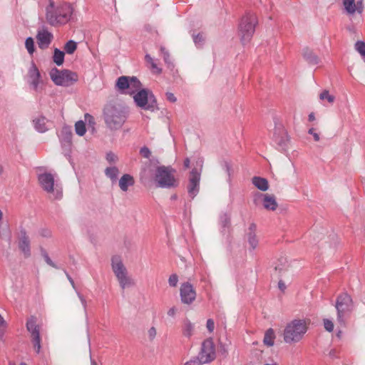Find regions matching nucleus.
<instances>
[{"mask_svg": "<svg viewBox=\"0 0 365 365\" xmlns=\"http://www.w3.org/2000/svg\"><path fill=\"white\" fill-rule=\"evenodd\" d=\"M115 88L121 94L133 96L136 106L143 110H158L156 98L152 91L142 88V84L135 76H122L117 78Z\"/></svg>", "mask_w": 365, "mask_h": 365, "instance_id": "nucleus-1", "label": "nucleus"}, {"mask_svg": "<svg viewBox=\"0 0 365 365\" xmlns=\"http://www.w3.org/2000/svg\"><path fill=\"white\" fill-rule=\"evenodd\" d=\"M103 114L107 128L111 130H116L121 128L126 122L129 110L121 103L110 101L104 106Z\"/></svg>", "mask_w": 365, "mask_h": 365, "instance_id": "nucleus-2", "label": "nucleus"}, {"mask_svg": "<svg viewBox=\"0 0 365 365\" xmlns=\"http://www.w3.org/2000/svg\"><path fill=\"white\" fill-rule=\"evenodd\" d=\"M73 13V8L71 4L61 2L56 4L50 0L46 8V21L52 26H61L70 21Z\"/></svg>", "mask_w": 365, "mask_h": 365, "instance_id": "nucleus-3", "label": "nucleus"}, {"mask_svg": "<svg viewBox=\"0 0 365 365\" xmlns=\"http://www.w3.org/2000/svg\"><path fill=\"white\" fill-rule=\"evenodd\" d=\"M307 331V326L304 319H294L284 329V341L287 344L297 343L302 339Z\"/></svg>", "mask_w": 365, "mask_h": 365, "instance_id": "nucleus-4", "label": "nucleus"}, {"mask_svg": "<svg viewBox=\"0 0 365 365\" xmlns=\"http://www.w3.org/2000/svg\"><path fill=\"white\" fill-rule=\"evenodd\" d=\"M257 19L255 14L247 13L241 19L238 27V34L243 45L251 41L257 24Z\"/></svg>", "mask_w": 365, "mask_h": 365, "instance_id": "nucleus-5", "label": "nucleus"}, {"mask_svg": "<svg viewBox=\"0 0 365 365\" xmlns=\"http://www.w3.org/2000/svg\"><path fill=\"white\" fill-rule=\"evenodd\" d=\"M175 170L170 166H158L155 174V180L158 187L163 188L175 187L178 182L175 178Z\"/></svg>", "mask_w": 365, "mask_h": 365, "instance_id": "nucleus-6", "label": "nucleus"}, {"mask_svg": "<svg viewBox=\"0 0 365 365\" xmlns=\"http://www.w3.org/2000/svg\"><path fill=\"white\" fill-rule=\"evenodd\" d=\"M111 267L122 289L134 284L133 280L128 275V272L119 256L111 259Z\"/></svg>", "mask_w": 365, "mask_h": 365, "instance_id": "nucleus-7", "label": "nucleus"}, {"mask_svg": "<svg viewBox=\"0 0 365 365\" xmlns=\"http://www.w3.org/2000/svg\"><path fill=\"white\" fill-rule=\"evenodd\" d=\"M193 362L198 364H210L216 359L215 345L212 338L205 339L202 344L200 350L196 356H194Z\"/></svg>", "mask_w": 365, "mask_h": 365, "instance_id": "nucleus-8", "label": "nucleus"}, {"mask_svg": "<svg viewBox=\"0 0 365 365\" xmlns=\"http://www.w3.org/2000/svg\"><path fill=\"white\" fill-rule=\"evenodd\" d=\"M50 78L57 86H69L78 81V76L75 72L63 69L59 71L56 68L51 70Z\"/></svg>", "mask_w": 365, "mask_h": 365, "instance_id": "nucleus-9", "label": "nucleus"}, {"mask_svg": "<svg viewBox=\"0 0 365 365\" xmlns=\"http://www.w3.org/2000/svg\"><path fill=\"white\" fill-rule=\"evenodd\" d=\"M352 307L353 301L349 294L344 292L337 297L335 307L337 312V321L340 324H345L344 317L352 310Z\"/></svg>", "mask_w": 365, "mask_h": 365, "instance_id": "nucleus-10", "label": "nucleus"}, {"mask_svg": "<svg viewBox=\"0 0 365 365\" xmlns=\"http://www.w3.org/2000/svg\"><path fill=\"white\" fill-rule=\"evenodd\" d=\"M38 182L42 189L48 193H53L54 199H60L62 191L58 188V184L54 187V177L51 173H44L38 175Z\"/></svg>", "mask_w": 365, "mask_h": 365, "instance_id": "nucleus-11", "label": "nucleus"}, {"mask_svg": "<svg viewBox=\"0 0 365 365\" xmlns=\"http://www.w3.org/2000/svg\"><path fill=\"white\" fill-rule=\"evenodd\" d=\"M27 331L31 334V341L34 348L37 354L41 351V336H40V327L36 324V319L35 317L31 316L27 319L26 324Z\"/></svg>", "mask_w": 365, "mask_h": 365, "instance_id": "nucleus-12", "label": "nucleus"}, {"mask_svg": "<svg viewBox=\"0 0 365 365\" xmlns=\"http://www.w3.org/2000/svg\"><path fill=\"white\" fill-rule=\"evenodd\" d=\"M364 0H342L344 12L348 16H354L356 13L362 14L364 10Z\"/></svg>", "mask_w": 365, "mask_h": 365, "instance_id": "nucleus-13", "label": "nucleus"}, {"mask_svg": "<svg viewBox=\"0 0 365 365\" xmlns=\"http://www.w3.org/2000/svg\"><path fill=\"white\" fill-rule=\"evenodd\" d=\"M180 296L182 304L190 305L196 299V292L190 282L182 283L180 289Z\"/></svg>", "mask_w": 365, "mask_h": 365, "instance_id": "nucleus-14", "label": "nucleus"}, {"mask_svg": "<svg viewBox=\"0 0 365 365\" xmlns=\"http://www.w3.org/2000/svg\"><path fill=\"white\" fill-rule=\"evenodd\" d=\"M273 141L281 152H285L288 148L289 137L282 127L276 128L273 135Z\"/></svg>", "mask_w": 365, "mask_h": 365, "instance_id": "nucleus-15", "label": "nucleus"}, {"mask_svg": "<svg viewBox=\"0 0 365 365\" xmlns=\"http://www.w3.org/2000/svg\"><path fill=\"white\" fill-rule=\"evenodd\" d=\"M200 181V173L197 168H193L189 177L187 192L191 198H194L199 192Z\"/></svg>", "mask_w": 365, "mask_h": 365, "instance_id": "nucleus-16", "label": "nucleus"}, {"mask_svg": "<svg viewBox=\"0 0 365 365\" xmlns=\"http://www.w3.org/2000/svg\"><path fill=\"white\" fill-rule=\"evenodd\" d=\"M36 38L38 48L41 50H45L48 48L51 43L53 39V35L43 26L42 29L38 30Z\"/></svg>", "mask_w": 365, "mask_h": 365, "instance_id": "nucleus-17", "label": "nucleus"}, {"mask_svg": "<svg viewBox=\"0 0 365 365\" xmlns=\"http://www.w3.org/2000/svg\"><path fill=\"white\" fill-rule=\"evenodd\" d=\"M28 76L29 78V85L33 90L37 91L38 90L39 85L42 83V80L38 68L33 61L29 68Z\"/></svg>", "mask_w": 365, "mask_h": 365, "instance_id": "nucleus-18", "label": "nucleus"}, {"mask_svg": "<svg viewBox=\"0 0 365 365\" xmlns=\"http://www.w3.org/2000/svg\"><path fill=\"white\" fill-rule=\"evenodd\" d=\"M21 237L19 240V248L23 252L26 258L31 256V246L29 236L24 229L20 231Z\"/></svg>", "mask_w": 365, "mask_h": 365, "instance_id": "nucleus-19", "label": "nucleus"}, {"mask_svg": "<svg viewBox=\"0 0 365 365\" xmlns=\"http://www.w3.org/2000/svg\"><path fill=\"white\" fill-rule=\"evenodd\" d=\"M257 225L251 223L246 234L247 242L252 250H255L258 246V238L256 235Z\"/></svg>", "mask_w": 365, "mask_h": 365, "instance_id": "nucleus-20", "label": "nucleus"}, {"mask_svg": "<svg viewBox=\"0 0 365 365\" xmlns=\"http://www.w3.org/2000/svg\"><path fill=\"white\" fill-rule=\"evenodd\" d=\"M263 197L262 204L266 210L274 211L277 207V202L274 195L260 194Z\"/></svg>", "mask_w": 365, "mask_h": 365, "instance_id": "nucleus-21", "label": "nucleus"}, {"mask_svg": "<svg viewBox=\"0 0 365 365\" xmlns=\"http://www.w3.org/2000/svg\"><path fill=\"white\" fill-rule=\"evenodd\" d=\"M134 183L133 177L129 174H124L119 180V187L124 192H126L128 187L133 185Z\"/></svg>", "mask_w": 365, "mask_h": 365, "instance_id": "nucleus-22", "label": "nucleus"}, {"mask_svg": "<svg viewBox=\"0 0 365 365\" xmlns=\"http://www.w3.org/2000/svg\"><path fill=\"white\" fill-rule=\"evenodd\" d=\"M73 133L70 128H63L61 132L60 140L63 145L70 146L72 141Z\"/></svg>", "mask_w": 365, "mask_h": 365, "instance_id": "nucleus-23", "label": "nucleus"}, {"mask_svg": "<svg viewBox=\"0 0 365 365\" xmlns=\"http://www.w3.org/2000/svg\"><path fill=\"white\" fill-rule=\"evenodd\" d=\"M252 182L261 191H267L269 188L268 180L266 178L255 176L252 179Z\"/></svg>", "mask_w": 365, "mask_h": 365, "instance_id": "nucleus-24", "label": "nucleus"}, {"mask_svg": "<svg viewBox=\"0 0 365 365\" xmlns=\"http://www.w3.org/2000/svg\"><path fill=\"white\" fill-rule=\"evenodd\" d=\"M302 55L304 58L309 64L316 65L319 63L318 57L313 53L312 50L308 48L303 49Z\"/></svg>", "mask_w": 365, "mask_h": 365, "instance_id": "nucleus-25", "label": "nucleus"}, {"mask_svg": "<svg viewBox=\"0 0 365 365\" xmlns=\"http://www.w3.org/2000/svg\"><path fill=\"white\" fill-rule=\"evenodd\" d=\"M46 119L43 116L38 117L34 120L35 129L39 133H44L48 129L46 125Z\"/></svg>", "mask_w": 365, "mask_h": 365, "instance_id": "nucleus-26", "label": "nucleus"}, {"mask_svg": "<svg viewBox=\"0 0 365 365\" xmlns=\"http://www.w3.org/2000/svg\"><path fill=\"white\" fill-rule=\"evenodd\" d=\"M274 331L272 328H269L264 333L263 342L268 346H272L274 344Z\"/></svg>", "mask_w": 365, "mask_h": 365, "instance_id": "nucleus-27", "label": "nucleus"}, {"mask_svg": "<svg viewBox=\"0 0 365 365\" xmlns=\"http://www.w3.org/2000/svg\"><path fill=\"white\" fill-rule=\"evenodd\" d=\"M194 331V324L189 320L185 319L184 321L183 327H182V334L185 336L190 338Z\"/></svg>", "mask_w": 365, "mask_h": 365, "instance_id": "nucleus-28", "label": "nucleus"}, {"mask_svg": "<svg viewBox=\"0 0 365 365\" xmlns=\"http://www.w3.org/2000/svg\"><path fill=\"white\" fill-rule=\"evenodd\" d=\"M65 53L63 51L56 48L53 51V61L57 66H61L64 62Z\"/></svg>", "mask_w": 365, "mask_h": 365, "instance_id": "nucleus-29", "label": "nucleus"}, {"mask_svg": "<svg viewBox=\"0 0 365 365\" xmlns=\"http://www.w3.org/2000/svg\"><path fill=\"white\" fill-rule=\"evenodd\" d=\"M105 174L112 182H115L118 178L119 170L115 166L108 167L105 170Z\"/></svg>", "mask_w": 365, "mask_h": 365, "instance_id": "nucleus-30", "label": "nucleus"}, {"mask_svg": "<svg viewBox=\"0 0 365 365\" xmlns=\"http://www.w3.org/2000/svg\"><path fill=\"white\" fill-rule=\"evenodd\" d=\"M75 131L79 136H83L86 132V123L83 120H78L75 124Z\"/></svg>", "mask_w": 365, "mask_h": 365, "instance_id": "nucleus-31", "label": "nucleus"}, {"mask_svg": "<svg viewBox=\"0 0 365 365\" xmlns=\"http://www.w3.org/2000/svg\"><path fill=\"white\" fill-rule=\"evenodd\" d=\"M220 225L222 228V231H225L226 228H228L230 225V218L227 213H223L220 217Z\"/></svg>", "mask_w": 365, "mask_h": 365, "instance_id": "nucleus-32", "label": "nucleus"}, {"mask_svg": "<svg viewBox=\"0 0 365 365\" xmlns=\"http://www.w3.org/2000/svg\"><path fill=\"white\" fill-rule=\"evenodd\" d=\"M77 48V43L73 40H69L64 46L65 52L68 54H73Z\"/></svg>", "mask_w": 365, "mask_h": 365, "instance_id": "nucleus-33", "label": "nucleus"}, {"mask_svg": "<svg viewBox=\"0 0 365 365\" xmlns=\"http://www.w3.org/2000/svg\"><path fill=\"white\" fill-rule=\"evenodd\" d=\"M160 51L163 56V60H164L165 63L167 64L168 67V68L173 67V63L171 61L169 52L163 46L160 47Z\"/></svg>", "mask_w": 365, "mask_h": 365, "instance_id": "nucleus-34", "label": "nucleus"}, {"mask_svg": "<svg viewBox=\"0 0 365 365\" xmlns=\"http://www.w3.org/2000/svg\"><path fill=\"white\" fill-rule=\"evenodd\" d=\"M319 98L322 101L326 100L330 104H332L335 101V97L333 95H331L327 90H324L319 94Z\"/></svg>", "mask_w": 365, "mask_h": 365, "instance_id": "nucleus-35", "label": "nucleus"}, {"mask_svg": "<svg viewBox=\"0 0 365 365\" xmlns=\"http://www.w3.org/2000/svg\"><path fill=\"white\" fill-rule=\"evenodd\" d=\"M355 50L361 56L363 59L365 58V41H357L354 44Z\"/></svg>", "mask_w": 365, "mask_h": 365, "instance_id": "nucleus-36", "label": "nucleus"}, {"mask_svg": "<svg viewBox=\"0 0 365 365\" xmlns=\"http://www.w3.org/2000/svg\"><path fill=\"white\" fill-rule=\"evenodd\" d=\"M25 47L30 55H33L35 51L34 41L33 38L28 37L25 41Z\"/></svg>", "mask_w": 365, "mask_h": 365, "instance_id": "nucleus-37", "label": "nucleus"}, {"mask_svg": "<svg viewBox=\"0 0 365 365\" xmlns=\"http://www.w3.org/2000/svg\"><path fill=\"white\" fill-rule=\"evenodd\" d=\"M42 256L43 257L45 262L50 265L52 267H54L56 269H58L57 265L51 260V259L49 257L48 253L44 250H41Z\"/></svg>", "mask_w": 365, "mask_h": 365, "instance_id": "nucleus-38", "label": "nucleus"}, {"mask_svg": "<svg viewBox=\"0 0 365 365\" xmlns=\"http://www.w3.org/2000/svg\"><path fill=\"white\" fill-rule=\"evenodd\" d=\"M84 120L85 122L88 123V125L89 127H91L93 129H94V125L96 124L94 118L89 113H86L84 115Z\"/></svg>", "mask_w": 365, "mask_h": 365, "instance_id": "nucleus-39", "label": "nucleus"}, {"mask_svg": "<svg viewBox=\"0 0 365 365\" xmlns=\"http://www.w3.org/2000/svg\"><path fill=\"white\" fill-rule=\"evenodd\" d=\"M178 282V277L176 274H173L168 279V283L170 287H176Z\"/></svg>", "mask_w": 365, "mask_h": 365, "instance_id": "nucleus-40", "label": "nucleus"}, {"mask_svg": "<svg viewBox=\"0 0 365 365\" xmlns=\"http://www.w3.org/2000/svg\"><path fill=\"white\" fill-rule=\"evenodd\" d=\"M140 154L145 158H149L150 156L151 155V152L148 147L144 146L140 148Z\"/></svg>", "mask_w": 365, "mask_h": 365, "instance_id": "nucleus-41", "label": "nucleus"}, {"mask_svg": "<svg viewBox=\"0 0 365 365\" xmlns=\"http://www.w3.org/2000/svg\"><path fill=\"white\" fill-rule=\"evenodd\" d=\"M324 327L325 329L328 331H332L334 329V324L329 319H324Z\"/></svg>", "mask_w": 365, "mask_h": 365, "instance_id": "nucleus-42", "label": "nucleus"}, {"mask_svg": "<svg viewBox=\"0 0 365 365\" xmlns=\"http://www.w3.org/2000/svg\"><path fill=\"white\" fill-rule=\"evenodd\" d=\"M219 352L224 357H226L227 356V354H228V349H227V347L226 344H222V343L220 344Z\"/></svg>", "mask_w": 365, "mask_h": 365, "instance_id": "nucleus-43", "label": "nucleus"}, {"mask_svg": "<svg viewBox=\"0 0 365 365\" xmlns=\"http://www.w3.org/2000/svg\"><path fill=\"white\" fill-rule=\"evenodd\" d=\"M40 236L43 237H51V232L50 230L46 228H42L38 231Z\"/></svg>", "mask_w": 365, "mask_h": 365, "instance_id": "nucleus-44", "label": "nucleus"}, {"mask_svg": "<svg viewBox=\"0 0 365 365\" xmlns=\"http://www.w3.org/2000/svg\"><path fill=\"white\" fill-rule=\"evenodd\" d=\"M76 294H77V296H78V299H80V301L81 302V304H82V306L83 307V309H84L85 312H86V310H87V302H86V299L84 298V297L78 291H76Z\"/></svg>", "mask_w": 365, "mask_h": 365, "instance_id": "nucleus-45", "label": "nucleus"}, {"mask_svg": "<svg viewBox=\"0 0 365 365\" xmlns=\"http://www.w3.org/2000/svg\"><path fill=\"white\" fill-rule=\"evenodd\" d=\"M206 327L210 333L213 332L215 329V322L212 319H208L207 320Z\"/></svg>", "mask_w": 365, "mask_h": 365, "instance_id": "nucleus-46", "label": "nucleus"}, {"mask_svg": "<svg viewBox=\"0 0 365 365\" xmlns=\"http://www.w3.org/2000/svg\"><path fill=\"white\" fill-rule=\"evenodd\" d=\"M106 160L108 163H115L117 160V156L112 152H109L106 154Z\"/></svg>", "mask_w": 365, "mask_h": 365, "instance_id": "nucleus-47", "label": "nucleus"}, {"mask_svg": "<svg viewBox=\"0 0 365 365\" xmlns=\"http://www.w3.org/2000/svg\"><path fill=\"white\" fill-rule=\"evenodd\" d=\"M156 334H157L156 329L154 327H150L148 331V337H149L150 340H151V341L155 339V337L156 336Z\"/></svg>", "mask_w": 365, "mask_h": 365, "instance_id": "nucleus-48", "label": "nucleus"}, {"mask_svg": "<svg viewBox=\"0 0 365 365\" xmlns=\"http://www.w3.org/2000/svg\"><path fill=\"white\" fill-rule=\"evenodd\" d=\"M193 41L196 45H200L203 42L204 39L202 36L199 34L193 36Z\"/></svg>", "mask_w": 365, "mask_h": 365, "instance_id": "nucleus-49", "label": "nucleus"}, {"mask_svg": "<svg viewBox=\"0 0 365 365\" xmlns=\"http://www.w3.org/2000/svg\"><path fill=\"white\" fill-rule=\"evenodd\" d=\"M165 95H166V98H167L168 101H169L172 103H175L177 101L176 97L175 96V95L173 93L167 92Z\"/></svg>", "mask_w": 365, "mask_h": 365, "instance_id": "nucleus-50", "label": "nucleus"}, {"mask_svg": "<svg viewBox=\"0 0 365 365\" xmlns=\"http://www.w3.org/2000/svg\"><path fill=\"white\" fill-rule=\"evenodd\" d=\"M64 273L66 274V277H67L68 280L69 281V282L71 283L72 287L76 292L77 290H76V284H75V282H74L73 278L71 277V275L68 273V272L66 270H64Z\"/></svg>", "mask_w": 365, "mask_h": 365, "instance_id": "nucleus-51", "label": "nucleus"}, {"mask_svg": "<svg viewBox=\"0 0 365 365\" xmlns=\"http://www.w3.org/2000/svg\"><path fill=\"white\" fill-rule=\"evenodd\" d=\"M308 133L313 135L314 139L315 141H319V139H320L319 138V135L318 133L314 132V128H310L308 130Z\"/></svg>", "mask_w": 365, "mask_h": 365, "instance_id": "nucleus-52", "label": "nucleus"}, {"mask_svg": "<svg viewBox=\"0 0 365 365\" xmlns=\"http://www.w3.org/2000/svg\"><path fill=\"white\" fill-rule=\"evenodd\" d=\"M223 166H224V169L225 170L227 174L228 175L229 177H230V175H231V165L227 162H225L224 163Z\"/></svg>", "mask_w": 365, "mask_h": 365, "instance_id": "nucleus-53", "label": "nucleus"}, {"mask_svg": "<svg viewBox=\"0 0 365 365\" xmlns=\"http://www.w3.org/2000/svg\"><path fill=\"white\" fill-rule=\"evenodd\" d=\"M150 67L153 70H155L158 73H160L162 72V69L158 68L157 64L154 61H153V63H150Z\"/></svg>", "mask_w": 365, "mask_h": 365, "instance_id": "nucleus-54", "label": "nucleus"}, {"mask_svg": "<svg viewBox=\"0 0 365 365\" xmlns=\"http://www.w3.org/2000/svg\"><path fill=\"white\" fill-rule=\"evenodd\" d=\"M278 287L279 289L284 292L286 289V285L284 283V282L282 280H279V282H278Z\"/></svg>", "mask_w": 365, "mask_h": 365, "instance_id": "nucleus-55", "label": "nucleus"}, {"mask_svg": "<svg viewBox=\"0 0 365 365\" xmlns=\"http://www.w3.org/2000/svg\"><path fill=\"white\" fill-rule=\"evenodd\" d=\"M175 313H176V309L175 307H171L168 312V315L170 316V317H174L175 315Z\"/></svg>", "mask_w": 365, "mask_h": 365, "instance_id": "nucleus-56", "label": "nucleus"}, {"mask_svg": "<svg viewBox=\"0 0 365 365\" xmlns=\"http://www.w3.org/2000/svg\"><path fill=\"white\" fill-rule=\"evenodd\" d=\"M190 159L188 158H186L184 160V163H183L184 168L185 169L188 168L190 167Z\"/></svg>", "mask_w": 365, "mask_h": 365, "instance_id": "nucleus-57", "label": "nucleus"}, {"mask_svg": "<svg viewBox=\"0 0 365 365\" xmlns=\"http://www.w3.org/2000/svg\"><path fill=\"white\" fill-rule=\"evenodd\" d=\"M195 361V358H192L190 361H187L185 365H202V364H198L197 363L193 362Z\"/></svg>", "mask_w": 365, "mask_h": 365, "instance_id": "nucleus-58", "label": "nucleus"}, {"mask_svg": "<svg viewBox=\"0 0 365 365\" xmlns=\"http://www.w3.org/2000/svg\"><path fill=\"white\" fill-rule=\"evenodd\" d=\"M145 58L146 62L148 63H153V61H154L153 58L149 54H146Z\"/></svg>", "mask_w": 365, "mask_h": 365, "instance_id": "nucleus-59", "label": "nucleus"}, {"mask_svg": "<svg viewBox=\"0 0 365 365\" xmlns=\"http://www.w3.org/2000/svg\"><path fill=\"white\" fill-rule=\"evenodd\" d=\"M0 327H6V322L4 319V318L0 314Z\"/></svg>", "mask_w": 365, "mask_h": 365, "instance_id": "nucleus-60", "label": "nucleus"}, {"mask_svg": "<svg viewBox=\"0 0 365 365\" xmlns=\"http://www.w3.org/2000/svg\"><path fill=\"white\" fill-rule=\"evenodd\" d=\"M308 119L309 121H313L315 120V116H314V114L313 113H311L309 116H308Z\"/></svg>", "mask_w": 365, "mask_h": 365, "instance_id": "nucleus-61", "label": "nucleus"}, {"mask_svg": "<svg viewBox=\"0 0 365 365\" xmlns=\"http://www.w3.org/2000/svg\"><path fill=\"white\" fill-rule=\"evenodd\" d=\"M4 334V329L0 327V339H1Z\"/></svg>", "mask_w": 365, "mask_h": 365, "instance_id": "nucleus-62", "label": "nucleus"}, {"mask_svg": "<svg viewBox=\"0 0 365 365\" xmlns=\"http://www.w3.org/2000/svg\"><path fill=\"white\" fill-rule=\"evenodd\" d=\"M91 365H97V363L96 362V361L94 359H92L91 356Z\"/></svg>", "mask_w": 365, "mask_h": 365, "instance_id": "nucleus-63", "label": "nucleus"}, {"mask_svg": "<svg viewBox=\"0 0 365 365\" xmlns=\"http://www.w3.org/2000/svg\"><path fill=\"white\" fill-rule=\"evenodd\" d=\"M264 365H277V364L276 363H274V364H264Z\"/></svg>", "mask_w": 365, "mask_h": 365, "instance_id": "nucleus-64", "label": "nucleus"}]
</instances>
